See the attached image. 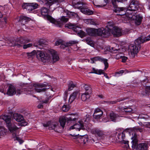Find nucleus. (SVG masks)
<instances>
[{
  "mask_svg": "<svg viewBox=\"0 0 150 150\" xmlns=\"http://www.w3.org/2000/svg\"><path fill=\"white\" fill-rule=\"evenodd\" d=\"M150 40V34L146 37L141 36L138 38L134 41V44H131L129 46L128 51L130 57H134L141 48L140 44Z\"/></svg>",
  "mask_w": 150,
  "mask_h": 150,
  "instance_id": "obj_1",
  "label": "nucleus"
},
{
  "mask_svg": "<svg viewBox=\"0 0 150 150\" xmlns=\"http://www.w3.org/2000/svg\"><path fill=\"white\" fill-rule=\"evenodd\" d=\"M143 131L142 128L135 127L133 128V130L131 131L130 133H132V136L131 137L132 141L131 142L132 147L133 149H136L135 150H146L148 146L145 143H141L138 145V140L136 132H142Z\"/></svg>",
  "mask_w": 150,
  "mask_h": 150,
  "instance_id": "obj_2",
  "label": "nucleus"
},
{
  "mask_svg": "<svg viewBox=\"0 0 150 150\" xmlns=\"http://www.w3.org/2000/svg\"><path fill=\"white\" fill-rule=\"evenodd\" d=\"M143 131L142 128L135 127L133 128V130L131 131L130 133H132V136L131 137L132 141L131 142L132 147L133 149H136L135 150H146L148 146L145 143H141L138 145V140L136 132H142Z\"/></svg>",
  "mask_w": 150,
  "mask_h": 150,
  "instance_id": "obj_3",
  "label": "nucleus"
},
{
  "mask_svg": "<svg viewBox=\"0 0 150 150\" xmlns=\"http://www.w3.org/2000/svg\"><path fill=\"white\" fill-rule=\"evenodd\" d=\"M143 131L142 128L135 127L133 128V130L131 131L130 133H132V136L131 137L132 141L131 142L132 147L133 149H136L135 150H146L148 146L145 143H141L138 145V140L136 132H142Z\"/></svg>",
  "mask_w": 150,
  "mask_h": 150,
  "instance_id": "obj_4",
  "label": "nucleus"
},
{
  "mask_svg": "<svg viewBox=\"0 0 150 150\" xmlns=\"http://www.w3.org/2000/svg\"><path fill=\"white\" fill-rule=\"evenodd\" d=\"M2 118L5 121L6 127L10 132H13L18 129V128L16 126L15 123L11 120L10 116L5 115L2 116Z\"/></svg>",
  "mask_w": 150,
  "mask_h": 150,
  "instance_id": "obj_5",
  "label": "nucleus"
},
{
  "mask_svg": "<svg viewBox=\"0 0 150 150\" xmlns=\"http://www.w3.org/2000/svg\"><path fill=\"white\" fill-rule=\"evenodd\" d=\"M37 58L40 57L41 61L44 62H48L51 60L50 55L42 51H38L36 54Z\"/></svg>",
  "mask_w": 150,
  "mask_h": 150,
  "instance_id": "obj_6",
  "label": "nucleus"
},
{
  "mask_svg": "<svg viewBox=\"0 0 150 150\" xmlns=\"http://www.w3.org/2000/svg\"><path fill=\"white\" fill-rule=\"evenodd\" d=\"M125 14L126 16L129 18L135 20V23L137 25H139L141 23L142 18L137 14L134 15V14L131 12H125L124 14L121 15Z\"/></svg>",
  "mask_w": 150,
  "mask_h": 150,
  "instance_id": "obj_7",
  "label": "nucleus"
},
{
  "mask_svg": "<svg viewBox=\"0 0 150 150\" xmlns=\"http://www.w3.org/2000/svg\"><path fill=\"white\" fill-rule=\"evenodd\" d=\"M49 9L45 7H42L40 9L41 15L44 16L46 17L47 19L50 22L56 24L58 23V22L51 16L48 15L49 12Z\"/></svg>",
  "mask_w": 150,
  "mask_h": 150,
  "instance_id": "obj_8",
  "label": "nucleus"
},
{
  "mask_svg": "<svg viewBox=\"0 0 150 150\" xmlns=\"http://www.w3.org/2000/svg\"><path fill=\"white\" fill-rule=\"evenodd\" d=\"M96 35L101 36L103 37H106L110 35V32H111V29L107 27L104 29L103 28L96 29Z\"/></svg>",
  "mask_w": 150,
  "mask_h": 150,
  "instance_id": "obj_9",
  "label": "nucleus"
},
{
  "mask_svg": "<svg viewBox=\"0 0 150 150\" xmlns=\"http://www.w3.org/2000/svg\"><path fill=\"white\" fill-rule=\"evenodd\" d=\"M76 120V118H72L71 117H66L63 116L59 118V122L60 125L63 128H64L66 121L67 122H69L70 121H75Z\"/></svg>",
  "mask_w": 150,
  "mask_h": 150,
  "instance_id": "obj_10",
  "label": "nucleus"
},
{
  "mask_svg": "<svg viewBox=\"0 0 150 150\" xmlns=\"http://www.w3.org/2000/svg\"><path fill=\"white\" fill-rule=\"evenodd\" d=\"M91 60L92 61L91 62L92 63H94L95 61H97L103 62L105 66V67L104 69L105 70H106L108 67V60L106 59L103 58L101 57L98 56L91 58Z\"/></svg>",
  "mask_w": 150,
  "mask_h": 150,
  "instance_id": "obj_11",
  "label": "nucleus"
},
{
  "mask_svg": "<svg viewBox=\"0 0 150 150\" xmlns=\"http://www.w3.org/2000/svg\"><path fill=\"white\" fill-rule=\"evenodd\" d=\"M139 4L137 1L132 0L131 2L129 7L127 11V12H128V11H135L137 10L139 8Z\"/></svg>",
  "mask_w": 150,
  "mask_h": 150,
  "instance_id": "obj_12",
  "label": "nucleus"
},
{
  "mask_svg": "<svg viewBox=\"0 0 150 150\" xmlns=\"http://www.w3.org/2000/svg\"><path fill=\"white\" fill-rule=\"evenodd\" d=\"M78 135L71 134L73 137H75L74 139H76L81 144H85L88 142V138L87 135L79 136Z\"/></svg>",
  "mask_w": 150,
  "mask_h": 150,
  "instance_id": "obj_13",
  "label": "nucleus"
},
{
  "mask_svg": "<svg viewBox=\"0 0 150 150\" xmlns=\"http://www.w3.org/2000/svg\"><path fill=\"white\" fill-rule=\"evenodd\" d=\"M46 86V84H44L35 83L33 85L35 91L38 93L45 91L47 89L45 88Z\"/></svg>",
  "mask_w": 150,
  "mask_h": 150,
  "instance_id": "obj_14",
  "label": "nucleus"
},
{
  "mask_svg": "<svg viewBox=\"0 0 150 150\" xmlns=\"http://www.w3.org/2000/svg\"><path fill=\"white\" fill-rule=\"evenodd\" d=\"M93 132L99 140L103 139L105 137V135L104 132L98 129H94Z\"/></svg>",
  "mask_w": 150,
  "mask_h": 150,
  "instance_id": "obj_15",
  "label": "nucleus"
},
{
  "mask_svg": "<svg viewBox=\"0 0 150 150\" xmlns=\"http://www.w3.org/2000/svg\"><path fill=\"white\" fill-rule=\"evenodd\" d=\"M30 40L29 39H25L21 37L19 38L16 39V42H17L15 43V45L17 46L18 47H21L23 46L21 44L27 43L30 42Z\"/></svg>",
  "mask_w": 150,
  "mask_h": 150,
  "instance_id": "obj_16",
  "label": "nucleus"
},
{
  "mask_svg": "<svg viewBox=\"0 0 150 150\" xmlns=\"http://www.w3.org/2000/svg\"><path fill=\"white\" fill-rule=\"evenodd\" d=\"M110 33H111L115 37H119L122 35L121 29L117 27H115L112 30L111 29Z\"/></svg>",
  "mask_w": 150,
  "mask_h": 150,
  "instance_id": "obj_17",
  "label": "nucleus"
},
{
  "mask_svg": "<svg viewBox=\"0 0 150 150\" xmlns=\"http://www.w3.org/2000/svg\"><path fill=\"white\" fill-rule=\"evenodd\" d=\"M79 124H76L73 126H71L70 127V129H76L79 131L80 129L84 130L85 128L84 127L83 122L82 121H80L79 122Z\"/></svg>",
  "mask_w": 150,
  "mask_h": 150,
  "instance_id": "obj_18",
  "label": "nucleus"
},
{
  "mask_svg": "<svg viewBox=\"0 0 150 150\" xmlns=\"http://www.w3.org/2000/svg\"><path fill=\"white\" fill-rule=\"evenodd\" d=\"M45 4L47 6L50 7L51 5L57 4L58 5V3L63 2L64 0H44Z\"/></svg>",
  "mask_w": 150,
  "mask_h": 150,
  "instance_id": "obj_19",
  "label": "nucleus"
},
{
  "mask_svg": "<svg viewBox=\"0 0 150 150\" xmlns=\"http://www.w3.org/2000/svg\"><path fill=\"white\" fill-rule=\"evenodd\" d=\"M50 53L52 56V59L53 63H54L58 61L59 59V56L57 54V52L54 50H52L50 51Z\"/></svg>",
  "mask_w": 150,
  "mask_h": 150,
  "instance_id": "obj_20",
  "label": "nucleus"
},
{
  "mask_svg": "<svg viewBox=\"0 0 150 150\" xmlns=\"http://www.w3.org/2000/svg\"><path fill=\"white\" fill-rule=\"evenodd\" d=\"M16 93L15 87L12 85L9 86L7 94L9 96H12Z\"/></svg>",
  "mask_w": 150,
  "mask_h": 150,
  "instance_id": "obj_21",
  "label": "nucleus"
},
{
  "mask_svg": "<svg viewBox=\"0 0 150 150\" xmlns=\"http://www.w3.org/2000/svg\"><path fill=\"white\" fill-rule=\"evenodd\" d=\"M125 132L118 133L116 137V140L119 142H122L124 140L125 138Z\"/></svg>",
  "mask_w": 150,
  "mask_h": 150,
  "instance_id": "obj_22",
  "label": "nucleus"
},
{
  "mask_svg": "<svg viewBox=\"0 0 150 150\" xmlns=\"http://www.w3.org/2000/svg\"><path fill=\"white\" fill-rule=\"evenodd\" d=\"M80 9L81 12L88 15H92L93 13V11L88 9L86 7L83 6Z\"/></svg>",
  "mask_w": 150,
  "mask_h": 150,
  "instance_id": "obj_23",
  "label": "nucleus"
},
{
  "mask_svg": "<svg viewBox=\"0 0 150 150\" xmlns=\"http://www.w3.org/2000/svg\"><path fill=\"white\" fill-rule=\"evenodd\" d=\"M72 5L75 8L81 9L80 8L82 6L83 3L81 1H78L77 0H73Z\"/></svg>",
  "mask_w": 150,
  "mask_h": 150,
  "instance_id": "obj_24",
  "label": "nucleus"
},
{
  "mask_svg": "<svg viewBox=\"0 0 150 150\" xmlns=\"http://www.w3.org/2000/svg\"><path fill=\"white\" fill-rule=\"evenodd\" d=\"M13 117L14 119L18 122H20L23 120L24 118L22 115L14 113L13 115Z\"/></svg>",
  "mask_w": 150,
  "mask_h": 150,
  "instance_id": "obj_25",
  "label": "nucleus"
},
{
  "mask_svg": "<svg viewBox=\"0 0 150 150\" xmlns=\"http://www.w3.org/2000/svg\"><path fill=\"white\" fill-rule=\"evenodd\" d=\"M65 26L69 28L72 29V30L76 33L77 32L78 29H77L79 28L77 26L71 23L66 24Z\"/></svg>",
  "mask_w": 150,
  "mask_h": 150,
  "instance_id": "obj_26",
  "label": "nucleus"
},
{
  "mask_svg": "<svg viewBox=\"0 0 150 150\" xmlns=\"http://www.w3.org/2000/svg\"><path fill=\"white\" fill-rule=\"evenodd\" d=\"M96 29L93 28H89L86 29L87 34L89 35L93 36L96 35Z\"/></svg>",
  "mask_w": 150,
  "mask_h": 150,
  "instance_id": "obj_27",
  "label": "nucleus"
},
{
  "mask_svg": "<svg viewBox=\"0 0 150 150\" xmlns=\"http://www.w3.org/2000/svg\"><path fill=\"white\" fill-rule=\"evenodd\" d=\"M83 87L85 91V93H88L90 94L92 92V88L90 85L85 84L83 86Z\"/></svg>",
  "mask_w": 150,
  "mask_h": 150,
  "instance_id": "obj_28",
  "label": "nucleus"
},
{
  "mask_svg": "<svg viewBox=\"0 0 150 150\" xmlns=\"http://www.w3.org/2000/svg\"><path fill=\"white\" fill-rule=\"evenodd\" d=\"M78 94V92L75 91L71 94L69 99V101L70 102V103L73 102V101L75 99Z\"/></svg>",
  "mask_w": 150,
  "mask_h": 150,
  "instance_id": "obj_29",
  "label": "nucleus"
},
{
  "mask_svg": "<svg viewBox=\"0 0 150 150\" xmlns=\"http://www.w3.org/2000/svg\"><path fill=\"white\" fill-rule=\"evenodd\" d=\"M29 3H24L22 5V7L24 9H26L29 11H30L33 10L32 7L30 4H29Z\"/></svg>",
  "mask_w": 150,
  "mask_h": 150,
  "instance_id": "obj_30",
  "label": "nucleus"
},
{
  "mask_svg": "<svg viewBox=\"0 0 150 150\" xmlns=\"http://www.w3.org/2000/svg\"><path fill=\"white\" fill-rule=\"evenodd\" d=\"M37 54L35 50H33L30 52H27L25 53L28 59H33V57L36 54Z\"/></svg>",
  "mask_w": 150,
  "mask_h": 150,
  "instance_id": "obj_31",
  "label": "nucleus"
},
{
  "mask_svg": "<svg viewBox=\"0 0 150 150\" xmlns=\"http://www.w3.org/2000/svg\"><path fill=\"white\" fill-rule=\"evenodd\" d=\"M87 23H86L88 24H90L95 25H98L99 23L98 22L95 21L94 20L92 19H89L87 20Z\"/></svg>",
  "mask_w": 150,
  "mask_h": 150,
  "instance_id": "obj_32",
  "label": "nucleus"
},
{
  "mask_svg": "<svg viewBox=\"0 0 150 150\" xmlns=\"http://www.w3.org/2000/svg\"><path fill=\"white\" fill-rule=\"evenodd\" d=\"M31 19L28 17L25 16H20L19 22H22L23 21H25V22L29 21Z\"/></svg>",
  "mask_w": 150,
  "mask_h": 150,
  "instance_id": "obj_33",
  "label": "nucleus"
},
{
  "mask_svg": "<svg viewBox=\"0 0 150 150\" xmlns=\"http://www.w3.org/2000/svg\"><path fill=\"white\" fill-rule=\"evenodd\" d=\"M128 142V141L123 140L121 142L122 147L124 149H127L129 147Z\"/></svg>",
  "mask_w": 150,
  "mask_h": 150,
  "instance_id": "obj_34",
  "label": "nucleus"
},
{
  "mask_svg": "<svg viewBox=\"0 0 150 150\" xmlns=\"http://www.w3.org/2000/svg\"><path fill=\"white\" fill-rule=\"evenodd\" d=\"M115 9L114 10V11L116 13L120 12L121 11H127V8L123 7H118L117 6V7L114 8Z\"/></svg>",
  "mask_w": 150,
  "mask_h": 150,
  "instance_id": "obj_35",
  "label": "nucleus"
},
{
  "mask_svg": "<svg viewBox=\"0 0 150 150\" xmlns=\"http://www.w3.org/2000/svg\"><path fill=\"white\" fill-rule=\"evenodd\" d=\"M90 94L88 93H83L81 95V99L83 101H85L87 99H89L90 97Z\"/></svg>",
  "mask_w": 150,
  "mask_h": 150,
  "instance_id": "obj_36",
  "label": "nucleus"
},
{
  "mask_svg": "<svg viewBox=\"0 0 150 150\" xmlns=\"http://www.w3.org/2000/svg\"><path fill=\"white\" fill-rule=\"evenodd\" d=\"M92 70L93 71L90 72L89 73H95L98 74H101L102 73H103V70L101 69H96L94 68H93Z\"/></svg>",
  "mask_w": 150,
  "mask_h": 150,
  "instance_id": "obj_37",
  "label": "nucleus"
},
{
  "mask_svg": "<svg viewBox=\"0 0 150 150\" xmlns=\"http://www.w3.org/2000/svg\"><path fill=\"white\" fill-rule=\"evenodd\" d=\"M118 117V115L116 114L113 112H112L110 113V118L112 121H115L116 119Z\"/></svg>",
  "mask_w": 150,
  "mask_h": 150,
  "instance_id": "obj_38",
  "label": "nucleus"
},
{
  "mask_svg": "<svg viewBox=\"0 0 150 150\" xmlns=\"http://www.w3.org/2000/svg\"><path fill=\"white\" fill-rule=\"evenodd\" d=\"M103 114V112H99V113L94 112L93 117L95 119H99L102 116Z\"/></svg>",
  "mask_w": 150,
  "mask_h": 150,
  "instance_id": "obj_39",
  "label": "nucleus"
},
{
  "mask_svg": "<svg viewBox=\"0 0 150 150\" xmlns=\"http://www.w3.org/2000/svg\"><path fill=\"white\" fill-rule=\"evenodd\" d=\"M67 15H68V17L70 18L73 17H77L78 16L77 13L69 11L67 12Z\"/></svg>",
  "mask_w": 150,
  "mask_h": 150,
  "instance_id": "obj_40",
  "label": "nucleus"
},
{
  "mask_svg": "<svg viewBox=\"0 0 150 150\" xmlns=\"http://www.w3.org/2000/svg\"><path fill=\"white\" fill-rule=\"evenodd\" d=\"M68 90L69 91H71L76 86L74 84L73 82L72 81H71L68 84Z\"/></svg>",
  "mask_w": 150,
  "mask_h": 150,
  "instance_id": "obj_41",
  "label": "nucleus"
},
{
  "mask_svg": "<svg viewBox=\"0 0 150 150\" xmlns=\"http://www.w3.org/2000/svg\"><path fill=\"white\" fill-rule=\"evenodd\" d=\"M77 33L78 35L81 38H82L85 36L86 35V33L82 30H80L78 32V30L77 32Z\"/></svg>",
  "mask_w": 150,
  "mask_h": 150,
  "instance_id": "obj_42",
  "label": "nucleus"
},
{
  "mask_svg": "<svg viewBox=\"0 0 150 150\" xmlns=\"http://www.w3.org/2000/svg\"><path fill=\"white\" fill-rule=\"evenodd\" d=\"M85 40L88 44L90 45L91 46H93L94 45L93 41L92 40H91V38H87L85 39Z\"/></svg>",
  "mask_w": 150,
  "mask_h": 150,
  "instance_id": "obj_43",
  "label": "nucleus"
},
{
  "mask_svg": "<svg viewBox=\"0 0 150 150\" xmlns=\"http://www.w3.org/2000/svg\"><path fill=\"white\" fill-rule=\"evenodd\" d=\"M149 92L148 91V90L147 89V86L146 87L145 90L144 91H143L142 92L141 95L143 97L146 96L147 95L149 96Z\"/></svg>",
  "mask_w": 150,
  "mask_h": 150,
  "instance_id": "obj_44",
  "label": "nucleus"
},
{
  "mask_svg": "<svg viewBox=\"0 0 150 150\" xmlns=\"http://www.w3.org/2000/svg\"><path fill=\"white\" fill-rule=\"evenodd\" d=\"M125 98H121L120 99H118L116 100L110 101V104H116L117 102L122 101L125 100Z\"/></svg>",
  "mask_w": 150,
  "mask_h": 150,
  "instance_id": "obj_45",
  "label": "nucleus"
},
{
  "mask_svg": "<svg viewBox=\"0 0 150 150\" xmlns=\"http://www.w3.org/2000/svg\"><path fill=\"white\" fill-rule=\"evenodd\" d=\"M78 42L76 40H70L67 42V44L68 46H71L75 44L78 43Z\"/></svg>",
  "mask_w": 150,
  "mask_h": 150,
  "instance_id": "obj_46",
  "label": "nucleus"
},
{
  "mask_svg": "<svg viewBox=\"0 0 150 150\" xmlns=\"http://www.w3.org/2000/svg\"><path fill=\"white\" fill-rule=\"evenodd\" d=\"M32 87V86H29L27 88H25V91H26L27 92H28V94H31L33 92V90L31 89Z\"/></svg>",
  "mask_w": 150,
  "mask_h": 150,
  "instance_id": "obj_47",
  "label": "nucleus"
},
{
  "mask_svg": "<svg viewBox=\"0 0 150 150\" xmlns=\"http://www.w3.org/2000/svg\"><path fill=\"white\" fill-rule=\"evenodd\" d=\"M29 4L30 5L33 10L37 8L38 6V4L35 3H29Z\"/></svg>",
  "mask_w": 150,
  "mask_h": 150,
  "instance_id": "obj_48",
  "label": "nucleus"
},
{
  "mask_svg": "<svg viewBox=\"0 0 150 150\" xmlns=\"http://www.w3.org/2000/svg\"><path fill=\"white\" fill-rule=\"evenodd\" d=\"M69 108L67 107V105H64L62 107V110L63 112H67L69 110Z\"/></svg>",
  "mask_w": 150,
  "mask_h": 150,
  "instance_id": "obj_49",
  "label": "nucleus"
},
{
  "mask_svg": "<svg viewBox=\"0 0 150 150\" xmlns=\"http://www.w3.org/2000/svg\"><path fill=\"white\" fill-rule=\"evenodd\" d=\"M68 18L64 16H62L61 19V21L64 23L67 22L68 21Z\"/></svg>",
  "mask_w": 150,
  "mask_h": 150,
  "instance_id": "obj_50",
  "label": "nucleus"
},
{
  "mask_svg": "<svg viewBox=\"0 0 150 150\" xmlns=\"http://www.w3.org/2000/svg\"><path fill=\"white\" fill-rule=\"evenodd\" d=\"M33 45L32 43H29L27 44H24L23 45V48L26 49L30 47Z\"/></svg>",
  "mask_w": 150,
  "mask_h": 150,
  "instance_id": "obj_51",
  "label": "nucleus"
},
{
  "mask_svg": "<svg viewBox=\"0 0 150 150\" xmlns=\"http://www.w3.org/2000/svg\"><path fill=\"white\" fill-rule=\"evenodd\" d=\"M50 123V126H49V129L50 130L52 129H54V128L56 127V125L54 124H51Z\"/></svg>",
  "mask_w": 150,
  "mask_h": 150,
  "instance_id": "obj_52",
  "label": "nucleus"
},
{
  "mask_svg": "<svg viewBox=\"0 0 150 150\" xmlns=\"http://www.w3.org/2000/svg\"><path fill=\"white\" fill-rule=\"evenodd\" d=\"M123 110L126 112H130L132 110V109L129 108H124Z\"/></svg>",
  "mask_w": 150,
  "mask_h": 150,
  "instance_id": "obj_53",
  "label": "nucleus"
},
{
  "mask_svg": "<svg viewBox=\"0 0 150 150\" xmlns=\"http://www.w3.org/2000/svg\"><path fill=\"white\" fill-rule=\"evenodd\" d=\"M118 2V0H112V4L113 6V7H117V3L116 2Z\"/></svg>",
  "mask_w": 150,
  "mask_h": 150,
  "instance_id": "obj_54",
  "label": "nucleus"
},
{
  "mask_svg": "<svg viewBox=\"0 0 150 150\" xmlns=\"http://www.w3.org/2000/svg\"><path fill=\"white\" fill-rule=\"evenodd\" d=\"M120 58L122 59V62H126L127 59V57L125 56H120Z\"/></svg>",
  "mask_w": 150,
  "mask_h": 150,
  "instance_id": "obj_55",
  "label": "nucleus"
},
{
  "mask_svg": "<svg viewBox=\"0 0 150 150\" xmlns=\"http://www.w3.org/2000/svg\"><path fill=\"white\" fill-rule=\"evenodd\" d=\"M62 42L61 40H59L56 41L55 43V45L56 46H58L61 44L62 43Z\"/></svg>",
  "mask_w": 150,
  "mask_h": 150,
  "instance_id": "obj_56",
  "label": "nucleus"
},
{
  "mask_svg": "<svg viewBox=\"0 0 150 150\" xmlns=\"http://www.w3.org/2000/svg\"><path fill=\"white\" fill-rule=\"evenodd\" d=\"M68 47V46L67 42L64 44H62L60 45V47L62 49H64L65 48Z\"/></svg>",
  "mask_w": 150,
  "mask_h": 150,
  "instance_id": "obj_57",
  "label": "nucleus"
},
{
  "mask_svg": "<svg viewBox=\"0 0 150 150\" xmlns=\"http://www.w3.org/2000/svg\"><path fill=\"white\" fill-rule=\"evenodd\" d=\"M15 140H17L18 142H19L20 144L22 143L23 142V140L18 137H16V138Z\"/></svg>",
  "mask_w": 150,
  "mask_h": 150,
  "instance_id": "obj_58",
  "label": "nucleus"
},
{
  "mask_svg": "<svg viewBox=\"0 0 150 150\" xmlns=\"http://www.w3.org/2000/svg\"><path fill=\"white\" fill-rule=\"evenodd\" d=\"M44 40L42 39L40 40L39 41V45H44Z\"/></svg>",
  "mask_w": 150,
  "mask_h": 150,
  "instance_id": "obj_59",
  "label": "nucleus"
},
{
  "mask_svg": "<svg viewBox=\"0 0 150 150\" xmlns=\"http://www.w3.org/2000/svg\"><path fill=\"white\" fill-rule=\"evenodd\" d=\"M51 123V122H48L46 124H43V126L45 127H47L49 126H50V124Z\"/></svg>",
  "mask_w": 150,
  "mask_h": 150,
  "instance_id": "obj_60",
  "label": "nucleus"
},
{
  "mask_svg": "<svg viewBox=\"0 0 150 150\" xmlns=\"http://www.w3.org/2000/svg\"><path fill=\"white\" fill-rule=\"evenodd\" d=\"M28 85L27 83H21L20 84V86L21 87H24Z\"/></svg>",
  "mask_w": 150,
  "mask_h": 150,
  "instance_id": "obj_61",
  "label": "nucleus"
},
{
  "mask_svg": "<svg viewBox=\"0 0 150 150\" xmlns=\"http://www.w3.org/2000/svg\"><path fill=\"white\" fill-rule=\"evenodd\" d=\"M22 93V91L18 89L16 91V93L17 94H20Z\"/></svg>",
  "mask_w": 150,
  "mask_h": 150,
  "instance_id": "obj_62",
  "label": "nucleus"
},
{
  "mask_svg": "<svg viewBox=\"0 0 150 150\" xmlns=\"http://www.w3.org/2000/svg\"><path fill=\"white\" fill-rule=\"evenodd\" d=\"M49 100V98H48L47 97H46V100H42V102L44 103H47V101H48Z\"/></svg>",
  "mask_w": 150,
  "mask_h": 150,
  "instance_id": "obj_63",
  "label": "nucleus"
},
{
  "mask_svg": "<svg viewBox=\"0 0 150 150\" xmlns=\"http://www.w3.org/2000/svg\"><path fill=\"white\" fill-rule=\"evenodd\" d=\"M103 112V111L99 109H97L94 112H96V113H99V112Z\"/></svg>",
  "mask_w": 150,
  "mask_h": 150,
  "instance_id": "obj_64",
  "label": "nucleus"
}]
</instances>
